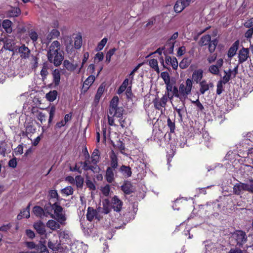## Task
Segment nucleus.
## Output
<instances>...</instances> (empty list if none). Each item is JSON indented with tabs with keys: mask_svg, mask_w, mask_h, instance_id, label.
Here are the masks:
<instances>
[{
	"mask_svg": "<svg viewBox=\"0 0 253 253\" xmlns=\"http://www.w3.org/2000/svg\"><path fill=\"white\" fill-rule=\"evenodd\" d=\"M223 84H224L223 83H222L221 81H218L217 83V89H216V94L218 95H220L223 91Z\"/></svg>",
	"mask_w": 253,
	"mask_h": 253,
	"instance_id": "obj_52",
	"label": "nucleus"
},
{
	"mask_svg": "<svg viewBox=\"0 0 253 253\" xmlns=\"http://www.w3.org/2000/svg\"><path fill=\"white\" fill-rule=\"evenodd\" d=\"M85 183L87 187L91 190H95L96 189V187L94 183L89 179H87L85 181Z\"/></svg>",
	"mask_w": 253,
	"mask_h": 253,
	"instance_id": "obj_59",
	"label": "nucleus"
},
{
	"mask_svg": "<svg viewBox=\"0 0 253 253\" xmlns=\"http://www.w3.org/2000/svg\"><path fill=\"white\" fill-rule=\"evenodd\" d=\"M95 217L96 218H97L98 220L99 219L98 218L97 216V211L96 210L93 209L91 207H88L87 210V213H86V218L89 221H91L93 219V218Z\"/></svg>",
	"mask_w": 253,
	"mask_h": 253,
	"instance_id": "obj_17",
	"label": "nucleus"
},
{
	"mask_svg": "<svg viewBox=\"0 0 253 253\" xmlns=\"http://www.w3.org/2000/svg\"><path fill=\"white\" fill-rule=\"evenodd\" d=\"M168 98L167 95H164L160 100L156 98L153 101L155 108L157 110H162V107H165L166 106Z\"/></svg>",
	"mask_w": 253,
	"mask_h": 253,
	"instance_id": "obj_8",
	"label": "nucleus"
},
{
	"mask_svg": "<svg viewBox=\"0 0 253 253\" xmlns=\"http://www.w3.org/2000/svg\"><path fill=\"white\" fill-rule=\"evenodd\" d=\"M149 64L150 66L154 69L157 73H159V69L158 65V61L156 59H153L149 61Z\"/></svg>",
	"mask_w": 253,
	"mask_h": 253,
	"instance_id": "obj_41",
	"label": "nucleus"
},
{
	"mask_svg": "<svg viewBox=\"0 0 253 253\" xmlns=\"http://www.w3.org/2000/svg\"><path fill=\"white\" fill-rule=\"evenodd\" d=\"M166 62L167 64H170L174 70L177 69L178 64L175 57L171 58L170 56H166Z\"/></svg>",
	"mask_w": 253,
	"mask_h": 253,
	"instance_id": "obj_21",
	"label": "nucleus"
},
{
	"mask_svg": "<svg viewBox=\"0 0 253 253\" xmlns=\"http://www.w3.org/2000/svg\"><path fill=\"white\" fill-rule=\"evenodd\" d=\"M228 253H246V252L242 251V250H241L238 248H235L231 249L229 251Z\"/></svg>",
	"mask_w": 253,
	"mask_h": 253,
	"instance_id": "obj_64",
	"label": "nucleus"
},
{
	"mask_svg": "<svg viewBox=\"0 0 253 253\" xmlns=\"http://www.w3.org/2000/svg\"><path fill=\"white\" fill-rule=\"evenodd\" d=\"M49 62L55 67L59 66L64 60V53L61 49V44L58 41H53L49 47L47 53Z\"/></svg>",
	"mask_w": 253,
	"mask_h": 253,
	"instance_id": "obj_1",
	"label": "nucleus"
},
{
	"mask_svg": "<svg viewBox=\"0 0 253 253\" xmlns=\"http://www.w3.org/2000/svg\"><path fill=\"white\" fill-rule=\"evenodd\" d=\"M239 41H236L230 47L228 52V56L229 57H232L234 56L238 48L239 45Z\"/></svg>",
	"mask_w": 253,
	"mask_h": 253,
	"instance_id": "obj_20",
	"label": "nucleus"
},
{
	"mask_svg": "<svg viewBox=\"0 0 253 253\" xmlns=\"http://www.w3.org/2000/svg\"><path fill=\"white\" fill-rule=\"evenodd\" d=\"M54 209V204L52 205L50 203H48L45 204L43 208L44 217L50 216L52 218H54V215L52 213Z\"/></svg>",
	"mask_w": 253,
	"mask_h": 253,
	"instance_id": "obj_14",
	"label": "nucleus"
},
{
	"mask_svg": "<svg viewBox=\"0 0 253 253\" xmlns=\"http://www.w3.org/2000/svg\"><path fill=\"white\" fill-rule=\"evenodd\" d=\"M211 41V37L210 35H206L203 36L198 42V44L200 46H203L208 45Z\"/></svg>",
	"mask_w": 253,
	"mask_h": 253,
	"instance_id": "obj_26",
	"label": "nucleus"
},
{
	"mask_svg": "<svg viewBox=\"0 0 253 253\" xmlns=\"http://www.w3.org/2000/svg\"><path fill=\"white\" fill-rule=\"evenodd\" d=\"M30 206L31 204L29 203L28 206L25 209H24L22 211L20 212L23 215V217L28 218L30 217Z\"/></svg>",
	"mask_w": 253,
	"mask_h": 253,
	"instance_id": "obj_46",
	"label": "nucleus"
},
{
	"mask_svg": "<svg viewBox=\"0 0 253 253\" xmlns=\"http://www.w3.org/2000/svg\"><path fill=\"white\" fill-rule=\"evenodd\" d=\"M57 95V91L56 90H52L46 94V98L49 101L52 102L56 99Z\"/></svg>",
	"mask_w": 253,
	"mask_h": 253,
	"instance_id": "obj_36",
	"label": "nucleus"
},
{
	"mask_svg": "<svg viewBox=\"0 0 253 253\" xmlns=\"http://www.w3.org/2000/svg\"><path fill=\"white\" fill-rule=\"evenodd\" d=\"M192 81L190 79H187L185 82V84H181L179 88V94L180 100L185 99L187 97L188 95L190 94L192 87Z\"/></svg>",
	"mask_w": 253,
	"mask_h": 253,
	"instance_id": "obj_2",
	"label": "nucleus"
},
{
	"mask_svg": "<svg viewBox=\"0 0 253 253\" xmlns=\"http://www.w3.org/2000/svg\"><path fill=\"white\" fill-rule=\"evenodd\" d=\"M188 5V4H184L182 0H177L174 6V11L176 12L179 13Z\"/></svg>",
	"mask_w": 253,
	"mask_h": 253,
	"instance_id": "obj_22",
	"label": "nucleus"
},
{
	"mask_svg": "<svg viewBox=\"0 0 253 253\" xmlns=\"http://www.w3.org/2000/svg\"><path fill=\"white\" fill-rule=\"evenodd\" d=\"M110 186L109 185H106L104 187H102L101 189L102 194L105 196H108L110 192Z\"/></svg>",
	"mask_w": 253,
	"mask_h": 253,
	"instance_id": "obj_58",
	"label": "nucleus"
},
{
	"mask_svg": "<svg viewBox=\"0 0 253 253\" xmlns=\"http://www.w3.org/2000/svg\"><path fill=\"white\" fill-rule=\"evenodd\" d=\"M82 44V38L81 36L76 37L75 40V47L77 49L80 48Z\"/></svg>",
	"mask_w": 253,
	"mask_h": 253,
	"instance_id": "obj_51",
	"label": "nucleus"
},
{
	"mask_svg": "<svg viewBox=\"0 0 253 253\" xmlns=\"http://www.w3.org/2000/svg\"><path fill=\"white\" fill-rule=\"evenodd\" d=\"M45 244V241H44V242L40 241L39 244L38 245H37L36 250H40V251L43 250V249L45 250V249H46L47 248Z\"/></svg>",
	"mask_w": 253,
	"mask_h": 253,
	"instance_id": "obj_62",
	"label": "nucleus"
},
{
	"mask_svg": "<svg viewBox=\"0 0 253 253\" xmlns=\"http://www.w3.org/2000/svg\"><path fill=\"white\" fill-rule=\"evenodd\" d=\"M203 77V71L200 69L195 70L192 75V81L196 82L197 84L201 82Z\"/></svg>",
	"mask_w": 253,
	"mask_h": 253,
	"instance_id": "obj_15",
	"label": "nucleus"
},
{
	"mask_svg": "<svg viewBox=\"0 0 253 253\" xmlns=\"http://www.w3.org/2000/svg\"><path fill=\"white\" fill-rule=\"evenodd\" d=\"M119 103V98L118 96H116L113 97V98L111 99L110 101V103L109 105V113L111 112L112 113V112L114 111V109L118 107Z\"/></svg>",
	"mask_w": 253,
	"mask_h": 253,
	"instance_id": "obj_27",
	"label": "nucleus"
},
{
	"mask_svg": "<svg viewBox=\"0 0 253 253\" xmlns=\"http://www.w3.org/2000/svg\"><path fill=\"white\" fill-rule=\"evenodd\" d=\"M33 226L37 233L40 235H43L45 234V225L41 221L35 223Z\"/></svg>",
	"mask_w": 253,
	"mask_h": 253,
	"instance_id": "obj_16",
	"label": "nucleus"
},
{
	"mask_svg": "<svg viewBox=\"0 0 253 253\" xmlns=\"http://www.w3.org/2000/svg\"><path fill=\"white\" fill-rule=\"evenodd\" d=\"M3 43L4 49L9 51H13L15 50V49L18 47L15 46V42L13 39H6L5 40H3Z\"/></svg>",
	"mask_w": 253,
	"mask_h": 253,
	"instance_id": "obj_12",
	"label": "nucleus"
},
{
	"mask_svg": "<svg viewBox=\"0 0 253 253\" xmlns=\"http://www.w3.org/2000/svg\"><path fill=\"white\" fill-rule=\"evenodd\" d=\"M54 218L61 224H64L66 217L63 208L57 202L54 203Z\"/></svg>",
	"mask_w": 253,
	"mask_h": 253,
	"instance_id": "obj_3",
	"label": "nucleus"
},
{
	"mask_svg": "<svg viewBox=\"0 0 253 253\" xmlns=\"http://www.w3.org/2000/svg\"><path fill=\"white\" fill-rule=\"evenodd\" d=\"M224 72L225 75L222 77V79L219 81H221L224 84H226L230 80L231 77L230 74H228L226 73V71H224Z\"/></svg>",
	"mask_w": 253,
	"mask_h": 253,
	"instance_id": "obj_54",
	"label": "nucleus"
},
{
	"mask_svg": "<svg viewBox=\"0 0 253 253\" xmlns=\"http://www.w3.org/2000/svg\"><path fill=\"white\" fill-rule=\"evenodd\" d=\"M190 64V61L188 58H184L179 63V67L182 69L187 68Z\"/></svg>",
	"mask_w": 253,
	"mask_h": 253,
	"instance_id": "obj_42",
	"label": "nucleus"
},
{
	"mask_svg": "<svg viewBox=\"0 0 253 253\" xmlns=\"http://www.w3.org/2000/svg\"><path fill=\"white\" fill-rule=\"evenodd\" d=\"M46 226L52 230H56L60 228V225L58 222L52 219L49 220L47 221Z\"/></svg>",
	"mask_w": 253,
	"mask_h": 253,
	"instance_id": "obj_30",
	"label": "nucleus"
},
{
	"mask_svg": "<svg viewBox=\"0 0 253 253\" xmlns=\"http://www.w3.org/2000/svg\"><path fill=\"white\" fill-rule=\"evenodd\" d=\"M111 162H110V165L111 167L110 168H112V169H115L116 168H117L118 166V158L115 154V152L113 151H112L111 154L110 156Z\"/></svg>",
	"mask_w": 253,
	"mask_h": 253,
	"instance_id": "obj_19",
	"label": "nucleus"
},
{
	"mask_svg": "<svg viewBox=\"0 0 253 253\" xmlns=\"http://www.w3.org/2000/svg\"><path fill=\"white\" fill-rule=\"evenodd\" d=\"M124 111V109L122 107H118L114 109L112 113L109 112V114L113 117L116 116L117 118H121L123 115Z\"/></svg>",
	"mask_w": 253,
	"mask_h": 253,
	"instance_id": "obj_32",
	"label": "nucleus"
},
{
	"mask_svg": "<svg viewBox=\"0 0 253 253\" xmlns=\"http://www.w3.org/2000/svg\"><path fill=\"white\" fill-rule=\"evenodd\" d=\"M56 108L54 106H52L50 109L49 117L48 119V124L51 123L55 113Z\"/></svg>",
	"mask_w": 253,
	"mask_h": 253,
	"instance_id": "obj_53",
	"label": "nucleus"
},
{
	"mask_svg": "<svg viewBox=\"0 0 253 253\" xmlns=\"http://www.w3.org/2000/svg\"><path fill=\"white\" fill-rule=\"evenodd\" d=\"M8 166L12 168H15L17 166V161L16 158H13L8 162Z\"/></svg>",
	"mask_w": 253,
	"mask_h": 253,
	"instance_id": "obj_61",
	"label": "nucleus"
},
{
	"mask_svg": "<svg viewBox=\"0 0 253 253\" xmlns=\"http://www.w3.org/2000/svg\"><path fill=\"white\" fill-rule=\"evenodd\" d=\"M47 246L53 251H58L61 248V244L58 241V237L54 235L52 239H49Z\"/></svg>",
	"mask_w": 253,
	"mask_h": 253,
	"instance_id": "obj_7",
	"label": "nucleus"
},
{
	"mask_svg": "<svg viewBox=\"0 0 253 253\" xmlns=\"http://www.w3.org/2000/svg\"><path fill=\"white\" fill-rule=\"evenodd\" d=\"M199 84L200 85L199 91L201 94H204L209 89L208 83L206 80H204L201 82H199Z\"/></svg>",
	"mask_w": 253,
	"mask_h": 253,
	"instance_id": "obj_33",
	"label": "nucleus"
},
{
	"mask_svg": "<svg viewBox=\"0 0 253 253\" xmlns=\"http://www.w3.org/2000/svg\"><path fill=\"white\" fill-rule=\"evenodd\" d=\"M107 42V39L104 38H103L98 44L97 46V50H101L103 49V47L106 44Z\"/></svg>",
	"mask_w": 253,
	"mask_h": 253,
	"instance_id": "obj_56",
	"label": "nucleus"
},
{
	"mask_svg": "<svg viewBox=\"0 0 253 253\" xmlns=\"http://www.w3.org/2000/svg\"><path fill=\"white\" fill-rule=\"evenodd\" d=\"M218 42V41L217 39H215L212 41H211V42L208 44L209 51L210 53H211L214 51Z\"/></svg>",
	"mask_w": 253,
	"mask_h": 253,
	"instance_id": "obj_35",
	"label": "nucleus"
},
{
	"mask_svg": "<svg viewBox=\"0 0 253 253\" xmlns=\"http://www.w3.org/2000/svg\"><path fill=\"white\" fill-rule=\"evenodd\" d=\"M111 202L113 210L117 212H120L122 209L123 202L117 196H114L112 199Z\"/></svg>",
	"mask_w": 253,
	"mask_h": 253,
	"instance_id": "obj_10",
	"label": "nucleus"
},
{
	"mask_svg": "<svg viewBox=\"0 0 253 253\" xmlns=\"http://www.w3.org/2000/svg\"><path fill=\"white\" fill-rule=\"evenodd\" d=\"M95 80V77L93 75L89 76L84 82L83 88L84 91H86Z\"/></svg>",
	"mask_w": 253,
	"mask_h": 253,
	"instance_id": "obj_24",
	"label": "nucleus"
},
{
	"mask_svg": "<svg viewBox=\"0 0 253 253\" xmlns=\"http://www.w3.org/2000/svg\"><path fill=\"white\" fill-rule=\"evenodd\" d=\"M192 103L194 104L197 106V111L201 112H203L204 111V107L198 99L195 101H192Z\"/></svg>",
	"mask_w": 253,
	"mask_h": 253,
	"instance_id": "obj_50",
	"label": "nucleus"
},
{
	"mask_svg": "<svg viewBox=\"0 0 253 253\" xmlns=\"http://www.w3.org/2000/svg\"><path fill=\"white\" fill-rule=\"evenodd\" d=\"M29 36L30 39L32 40L33 42H35L37 41L38 36L37 33L33 30H31L29 32Z\"/></svg>",
	"mask_w": 253,
	"mask_h": 253,
	"instance_id": "obj_55",
	"label": "nucleus"
},
{
	"mask_svg": "<svg viewBox=\"0 0 253 253\" xmlns=\"http://www.w3.org/2000/svg\"><path fill=\"white\" fill-rule=\"evenodd\" d=\"M20 9L18 7H12L7 12L8 17H14L18 16L20 14Z\"/></svg>",
	"mask_w": 253,
	"mask_h": 253,
	"instance_id": "obj_31",
	"label": "nucleus"
},
{
	"mask_svg": "<svg viewBox=\"0 0 253 253\" xmlns=\"http://www.w3.org/2000/svg\"><path fill=\"white\" fill-rule=\"evenodd\" d=\"M106 201V204H104V203H103V207L102 208V211L101 212L106 214L110 212V209L108 206L109 201L108 200H105Z\"/></svg>",
	"mask_w": 253,
	"mask_h": 253,
	"instance_id": "obj_48",
	"label": "nucleus"
},
{
	"mask_svg": "<svg viewBox=\"0 0 253 253\" xmlns=\"http://www.w3.org/2000/svg\"><path fill=\"white\" fill-rule=\"evenodd\" d=\"M161 78L163 79L166 84L170 83V78L167 72H163L161 74Z\"/></svg>",
	"mask_w": 253,
	"mask_h": 253,
	"instance_id": "obj_43",
	"label": "nucleus"
},
{
	"mask_svg": "<svg viewBox=\"0 0 253 253\" xmlns=\"http://www.w3.org/2000/svg\"><path fill=\"white\" fill-rule=\"evenodd\" d=\"M122 190L127 195L130 194L134 191V187L130 181H125L121 186Z\"/></svg>",
	"mask_w": 253,
	"mask_h": 253,
	"instance_id": "obj_13",
	"label": "nucleus"
},
{
	"mask_svg": "<svg viewBox=\"0 0 253 253\" xmlns=\"http://www.w3.org/2000/svg\"><path fill=\"white\" fill-rule=\"evenodd\" d=\"M232 237L239 247H242L248 242V236L246 232L242 230H236L232 233Z\"/></svg>",
	"mask_w": 253,
	"mask_h": 253,
	"instance_id": "obj_4",
	"label": "nucleus"
},
{
	"mask_svg": "<svg viewBox=\"0 0 253 253\" xmlns=\"http://www.w3.org/2000/svg\"><path fill=\"white\" fill-rule=\"evenodd\" d=\"M52 74L53 78V83L55 85H58L60 84L61 79V74L59 70L58 69H54Z\"/></svg>",
	"mask_w": 253,
	"mask_h": 253,
	"instance_id": "obj_18",
	"label": "nucleus"
},
{
	"mask_svg": "<svg viewBox=\"0 0 253 253\" xmlns=\"http://www.w3.org/2000/svg\"><path fill=\"white\" fill-rule=\"evenodd\" d=\"M249 57V49L248 48L242 47L239 51L238 53V62L243 63L246 61Z\"/></svg>",
	"mask_w": 253,
	"mask_h": 253,
	"instance_id": "obj_9",
	"label": "nucleus"
},
{
	"mask_svg": "<svg viewBox=\"0 0 253 253\" xmlns=\"http://www.w3.org/2000/svg\"><path fill=\"white\" fill-rule=\"evenodd\" d=\"M46 117V115L45 114L43 113L42 112H39L38 117H37V118L39 121H40L41 123H42L43 122H45Z\"/></svg>",
	"mask_w": 253,
	"mask_h": 253,
	"instance_id": "obj_60",
	"label": "nucleus"
},
{
	"mask_svg": "<svg viewBox=\"0 0 253 253\" xmlns=\"http://www.w3.org/2000/svg\"><path fill=\"white\" fill-rule=\"evenodd\" d=\"M33 212L34 214L38 217L43 218L44 217L43 208L40 206H35L33 208Z\"/></svg>",
	"mask_w": 253,
	"mask_h": 253,
	"instance_id": "obj_29",
	"label": "nucleus"
},
{
	"mask_svg": "<svg viewBox=\"0 0 253 253\" xmlns=\"http://www.w3.org/2000/svg\"><path fill=\"white\" fill-rule=\"evenodd\" d=\"M120 171L126 177H130L132 174L131 169L129 166H126L124 165L122 166L120 169Z\"/></svg>",
	"mask_w": 253,
	"mask_h": 253,
	"instance_id": "obj_28",
	"label": "nucleus"
},
{
	"mask_svg": "<svg viewBox=\"0 0 253 253\" xmlns=\"http://www.w3.org/2000/svg\"><path fill=\"white\" fill-rule=\"evenodd\" d=\"M60 35L59 32L56 29H53L47 36V39H51L53 37H57Z\"/></svg>",
	"mask_w": 253,
	"mask_h": 253,
	"instance_id": "obj_57",
	"label": "nucleus"
},
{
	"mask_svg": "<svg viewBox=\"0 0 253 253\" xmlns=\"http://www.w3.org/2000/svg\"><path fill=\"white\" fill-rule=\"evenodd\" d=\"M12 22L8 19L4 20L2 22V26L7 33L10 34L12 32Z\"/></svg>",
	"mask_w": 253,
	"mask_h": 253,
	"instance_id": "obj_25",
	"label": "nucleus"
},
{
	"mask_svg": "<svg viewBox=\"0 0 253 253\" xmlns=\"http://www.w3.org/2000/svg\"><path fill=\"white\" fill-rule=\"evenodd\" d=\"M166 85L167 91L165 95H167V96L168 97L169 99H171L173 96L177 98L180 97L177 87L175 86H173L172 83L170 82Z\"/></svg>",
	"mask_w": 253,
	"mask_h": 253,
	"instance_id": "obj_5",
	"label": "nucleus"
},
{
	"mask_svg": "<svg viewBox=\"0 0 253 253\" xmlns=\"http://www.w3.org/2000/svg\"><path fill=\"white\" fill-rule=\"evenodd\" d=\"M104 91V86L102 84L98 87L94 98V101L98 102L99 99Z\"/></svg>",
	"mask_w": 253,
	"mask_h": 253,
	"instance_id": "obj_37",
	"label": "nucleus"
},
{
	"mask_svg": "<svg viewBox=\"0 0 253 253\" xmlns=\"http://www.w3.org/2000/svg\"><path fill=\"white\" fill-rule=\"evenodd\" d=\"M244 26L246 28H253V17L248 20L247 22L244 23Z\"/></svg>",
	"mask_w": 253,
	"mask_h": 253,
	"instance_id": "obj_63",
	"label": "nucleus"
},
{
	"mask_svg": "<svg viewBox=\"0 0 253 253\" xmlns=\"http://www.w3.org/2000/svg\"><path fill=\"white\" fill-rule=\"evenodd\" d=\"M15 51L20 54V57L22 59H27L29 58L31 54L30 50L24 44H22L21 46H18L16 49H15Z\"/></svg>",
	"mask_w": 253,
	"mask_h": 253,
	"instance_id": "obj_6",
	"label": "nucleus"
},
{
	"mask_svg": "<svg viewBox=\"0 0 253 253\" xmlns=\"http://www.w3.org/2000/svg\"><path fill=\"white\" fill-rule=\"evenodd\" d=\"M84 182V178L81 175H77L75 177V182L78 188H82Z\"/></svg>",
	"mask_w": 253,
	"mask_h": 253,
	"instance_id": "obj_40",
	"label": "nucleus"
},
{
	"mask_svg": "<svg viewBox=\"0 0 253 253\" xmlns=\"http://www.w3.org/2000/svg\"><path fill=\"white\" fill-rule=\"evenodd\" d=\"M105 178L109 183H112L114 180V173L112 168L108 167L105 174Z\"/></svg>",
	"mask_w": 253,
	"mask_h": 253,
	"instance_id": "obj_23",
	"label": "nucleus"
},
{
	"mask_svg": "<svg viewBox=\"0 0 253 253\" xmlns=\"http://www.w3.org/2000/svg\"><path fill=\"white\" fill-rule=\"evenodd\" d=\"M244 191H246V183L239 182L234 185L233 192L234 194L240 195L242 194Z\"/></svg>",
	"mask_w": 253,
	"mask_h": 253,
	"instance_id": "obj_11",
	"label": "nucleus"
},
{
	"mask_svg": "<svg viewBox=\"0 0 253 253\" xmlns=\"http://www.w3.org/2000/svg\"><path fill=\"white\" fill-rule=\"evenodd\" d=\"M167 125L169 128L170 132L173 133L175 129V125L174 122L172 121L170 118L167 120Z\"/></svg>",
	"mask_w": 253,
	"mask_h": 253,
	"instance_id": "obj_45",
	"label": "nucleus"
},
{
	"mask_svg": "<svg viewBox=\"0 0 253 253\" xmlns=\"http://www.w3.org/2000/svg\"><path fill=\"white\" fill-rule=\"evenodd\" d=\"M174 42L167 41L166 46L167 47L168 49L166 52H164V54H166L167 53L169 54H172L173 52V48L174 46Z\"/></svg>",
	"mask_w": 253,
	"mask_h": 253,
	"instance_id": "obj_38",
	"label": "nucleus"
},
{
	"mask_svg": "<svg viewBox=\"0 0 253 253\" xmlns=\"http://www.w3.org/2000/svg\"><path fill=\"white\" fill-rule=\"evenodd\" d=\"M73 192V188L71 186H67L61 190V192L67 196L72 195Z\"/></svg>",
	"mask_w": 253,
	"mask_h": 253,
	"instance_id": "obj_47",
	"label": "nucleus"
},
{
	"mask_svg": "<svg viewBox=\"0 0 253 253\" xmlns=\"http://www.w3.org/2000/svg\"><path fill=\"white\" fill-rule=\"evenodd\" d=\"M116 51V49L115 48L110 49L106 53V62L108 63L110 62L112 56L114 54Z\"/></svg>",
	"mask_w": 253,
	"mask_h": 253,
	"instance_id": "obj_49",
	"label": "nucleus"
},
{
	"mask_svg": "<svg viewBox=\"0 0 253 253\" xmlns=\"http://www.w3.org/2000/svg\"><path fill=\"white\" fill-rule=\"evenodd\" d=\"M209 72L212 74L215 75H219V69L215 65H212L209 67Z\"/></svg>",
	"mask_w": 253,
	"mask_h": 253,
	"instance_id": "obj_44",
	"label": "nucleus"
},
{
	"mask_svg": "<svg viewBox=\"0 0 253 253\" xmlns=\"http://www.w3.org/2000/svg\"><path fill=\"white\" fill-rule=\"evenodd\" d=\"M128 84V79H126L123 82L122 85L117 90V93L120 94L123 93L126 88Z\"/></svg>",
	"mask_w": 253,
	"mask_h": 253,
	"instance_id": "obj_39",
	"label": "nucleus"
},
{
	"mask_svg": "<svg viewBox=\"0 0 253 253\" xmlns=\"http://www.w3.org/2000/svg\"><path fill=\"white\" fill-rule=\"evenodd\" d=\"M64 67L69 71H74L77 68V65L71 63L68 60H65L63 61Z\"/></svg>",
	"mask_w": 253,
	"mask_h": 253,
	"instance_id": "obj_34",
	"label": "nucleus"
}]
</instances>
